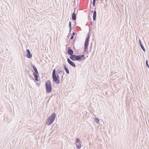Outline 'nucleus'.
<instances>
[{"label": "nucleus", "mask_w": 149, "mask_h": 149, "mask_svg": "<svg viewBox=\"0 0 149 149\" xmlns=\"http://www.w3.org/2000/svg\"><path fill=\"white\" fill-rule=\"evenodd\" d=\"M96 11H94L93 12V20L95 21L96 20Z\"/></svg>", "instance_id": "nucleus-12"}, {"label": "nucleus", "mask_w": 149, "mask_h": 149, "mask_svg": "<svg viewBox=\"0 0 149 149\" xmlns=\"http://www.w3.org/2000/svg\"><path fill=\"white\" fill-rule=\"evenodd\" d=\"M139 43H140V46L141 45H143L140 39L139 40Z\"/></svg>", "instance_id": "nucleus-21"}, {"label": "nucleus", "mask_w": 149, "mask_h": 149, "mask_svg": "<svg viewBox=\"0 0 149 149\" xmlns=\"http://www.w3.org/2000/svg\"><path fill=\"white\" fill-rule=\"evenodd\" d=\"M93 12V10H92V13Z\"/></svg>", "instance_id": "nucleus-27"}, {"label": "nucleus", "mask_w": 149, "mask_h": 149, "mask_svg": "<svg viewBox=\"0 0 149 149\" xmlns=\"http://www.w3.org/2000/svg\"><path fill=\"white\" fill-rule=\"evenodd\" d=\"M90 39V36L88 34V36L86 38L85 40L84 43V50L85 51L86 50L88 49V46L89 44V39Z\"/></svg>", "instance_id": "nucleus-5"}, {"label": "nucleus", "mask_w": 149, "mask_h": 149, "mask_svg": "<svg viewBox=\"0 0 149 149\" xmlns=\"http://www.w3.org/2000/svg\"><path fill=\"white\" fill-rule=\"evenodd\" d=\"M56 114L55 113L52 114L46 122V124L49 125L52 124L55 119Z\"/></svg>", "instance_id": "nucleus-2"}, {"label": "nucleus", "mask_w": 149, "mask_h": 149, "mask_svg": "<svg viewBox=\"0 0 149 149\" xmlns=\"http://www.w3.org/2000/svg\"><path fill=\"white\" fill-rule=\"evenodd\" d=\"M75 34V33L74 32H73L72 33V36H74Z\"/></svg>", "instance_id": "nucleus-25"}, {"label": "nucleus", "mask_w": 149, "mask_h": 149, "mask_svg": "<svg viewBox=\"0 0 149 149\" xmlns=\"http://www.w3.org/2000/svg\"><path fill=\"white\" fill-rule=\"evenodd\" d=\"M38 74H34V78H35V80L36 81H38Z\"/></svg>", "instance_id": "nucleus-14"}, {"label": "nucleus", "mask_w": 149, "mask_h": 149, "mask_svg": "<svg viewBox=\"0 0 149 149\" xmlns=\"http://www.w3.org/2000/svg\"><path fill=\"white\" fill-rule=\"evenodd\" d=\"M82 143L81 141H80V140L78 138H77L76 140L75 144L76 145V147L78 149H80L81 148V145Z\"/></svg>", "instance_id": "nucleus-6"}, {"label": "nucleus", "mask_w": 149, "mask_h": 149, "mask_svg": "<svg viewBox=\"0 0 149 149\" xmlns=\"http://www.w3.org/2000/svg\"><path fill=\"white\" fill-rule=\"evenodd\" d=\"M95 2H93V6H95Z\"/></svg>", "instance_id": "nucleus-23"}, {"label": "nucleus", "mask_w": 149, "mask_h": 149, "mask_svg": "<svg viewBox=\"0 0 149 149\" xmlns=\"http://www.w3.org/2000/svg\"><path fill=\"white\" fill-rule=\"evenodd\" d=\"M67 61L74 68L76 67L75 63L73 61H71L69 58H67Z\"/></svg>", "instance_id": "nucleus-7"}, {"label": "nucleus", "mask_w": 149, "mask_h": 149, "mask_svg": "<svg viewBox=\"0 0 149 149\" xmlns=\"http://www.w3.org/2000/svg\"><path fill=\"white\" fill-rule=\"evenodd\" d=\"M96 0H93V2H95Z\"/></svg>", "instance_id": "nucleus-26"}, {"label": "nucleus", "mask_w": 149, "mask_h": 149, "mask_svg": "<svg viewBox=\"0 0 149 149\" xmlns=\"http://www.w3.org/2000/svg\"><path fill=\"white\" fill-rule=\"evenodd\" d=\"M140 46L141 47V49L143 50L144 52H145V48H144V47H143V45H140Z\"/></svg>", "instance_id": "nucleus-17"}, {"label": "nucleus", "mask_w": 149, "mask_h": 149, "mask_svg": "<svg viewBox=\"0 0 149 149\" xmlns=\"http://www.w3.org/2000/svg\"><path fill=\"white\" fill-rule=\"evenodd\" d=\"M26 53L27 54L26 55V56L29 58H30L32 57V55L31 54L30 51L29 49H27L26 50Z\"/></svg>", "instance_id": "nucleus-9"}, {"label": "nucleus", "mask_w": 149, "mask_h": 149, "mask_svg": "<svg viewBox=\"0 0 149 149\" xmlns=\"http://www.w3.org/2000/svg\"><path fill=\"white\" fill-rule=\"evenodd\" d=\"M84 55H75L70 56V58L73 61H80L84 58Z\"/></svg>", "instance_id": "nucleus-1"}, {"label": "nucleus", "mask_w": 149, "mask_h": 149, "mask_svg": "<svg viewBox=\"0 0 149 149\" xmlns=\"http://www.w3.org/2000/svg\"><path fill=\"white\" fill-rule=\"evenodd\" d=\"M56 70H55V69H54L53 71L52 76L56 75Z\"/></svg>", "instance_id": "nucleus-16"}, {"label": "nucleus", "mask_w": 149, "mask_h": 149, "mask_svg": "<svg viewBox=\"0 0 149 149\" xmlns=\"http://www.w3.org/2000/svg\"><path fill=\"white\" fill-rule=\"evenodd\" d=\"M67 53L69 55H70V56L73 55V54H74L73 51L71 49L70 47H69L68 48Z\"/></svg>", "instance_id": "nucleus-8"}, {"label": "nucleus", "mask_w": 149, "mask_h": 149, "mask_svg": "<svg viewBox=\"0 0 149 149\" xmlns=\"http://www.w3.org/2000/svg\"><path fill=\"white\" fill-rule=\"evenodd\" d=\"M58 73L59 74H61L63 72L61 70H58Z\"/></svg>", "instance_id": "nucleus-19"}, {"label": "nucleus", "mask_w": 149, "mask_h": 149, "mask_svg": "<svg viewBox=\"0 0 149 149\" xmlns=\"http://www.w3.org/2000/svg\"><path fill=\"white\" fill-rule=\"evenodd\" d=\"M69 26L70 28V32L71 31V22L70 21L69 22Z\"/></svg>", "instance_id": "nucleus-18"}, {"label": "nucleus", "mask_w": 149, "mask_h": 149, "mask_svg": "<svg viewBox=\"0 0 149 149\" xmlns=\"http://www.w3.org/2000/svg\"><path fill=\"white\" fill-rule=\"evenodd\" d=\"M94 120L97 123H99V120L97 118H94Z\"/></svg>", "instance_id": "nucleus-15"}, {"label": "nucleus", "mask_w": 149, "mask_h": 149, "mask_svg": "<svg viewBox=\"0 0 149 149\" xmlns=\"http://www.w3.org/2000/svg\"><path fill=\"white\" fill-rule=\"evenodd\" d=\"M52 78L56 84H59L60 79L59 76L58 75H55L52 76Z\"/></svg>", "instance_id": "nucleus-4"}, {"label": "nucleus", "mask_w": 149, "mask_h": 149, "mask_svg": "<svg viewBox=\"0 0 149 149\" xmlns=\"http://www.w3.org/2000/svg\"><path fill=\"white\" fill-rule=\"evenodd\" d=\"M146 66H147V67L148 68H149V65H148V61L147 60L146 61Z\"/></svg>", "instance_id": "nucleus-20"}, {"label": "nucleus", "mask_w": 149, "mask_h": 149, "mask_svg": "<svg viewBox=\"0 0 149 149\" xmlns=\"http://www.w3.org/2000/svg\"><path fill=\"white\" fill-rule=\"evenodd\" d=\"M45 86L46 91L47 93H50L52 90L50 82L49 81H47L45 83Z\"/></svg>", "instance_id": "nucleus-3"}, {"label": "nucleus", "mask_w": 149, "mask_h": 149, "mask_svg": "<svg viewBox=\"0 0 149 149\" xmlns=\"http://www.w3.org/2000/svg\"><path fill=\"white\" fill-rule=\"evenodd\" d=\"M90 25L91 26H92V21H91L90 22Z\"/></svg>", "instance_id": "nucleus-24"}, {"label": "nucleus", "mask_w": 149, "mask_h": 149, "mask_svg": "<svg viewBox=\"0 0 149 149\" xmlns=\"http://www.w3.org/2000/svg\"><path fill=\"white\" fill-rule=\"evenodd\" d=\"M73 38H74V36H71V38H70V39H71V40H72V39H73Z\"/></svg>", "instance_id": "nucleus-22"}, {"label": "nucleus", "mask_w": 149, "mask_h": 149, "mask_svg": "<svg viewBox=\"0 0 149 149\" xmlns=\"http://www.w3.org/2000/svg\"><path fill=\"white\" fill-rule=\"evenodd\" d=\"M63 66L64 68V69L66 73L68 74H69V72L68 69L67 68V67L64 64H63Z\"/></svg>", "instance_id": "nucleus-13"}, {"label": "nucleus", "mask_w": 149, "mask_h": 149, "mask_svg": "<svg viewBox=\"0 0 149 149\" xmlns=\"http://www.w3.org/2000/svg\"><path fill=\"white\" fill-rule=\"evenodd\" d=\"M32 67L34 70V72H33L34 74H38V72L37 69L36 67L34 65H32Z\"/></svg>", "instance_id": "nucleus-10"}, {"label": "nucleus", "mask_w": 149, "mask_h": 149, "mask_svg": "<svg viewBox=\"0 0 149 149\" xmlns=\"http://www.w3.org/2000/svg\"><path fill=\"white\" fill-rule=\"evenodd\" d=\"M75 11H74V12L72 13V20H75L76 19V15L75 14Z\"/></svg>", "instance_id": "nucleus-11"}]
</instances>
